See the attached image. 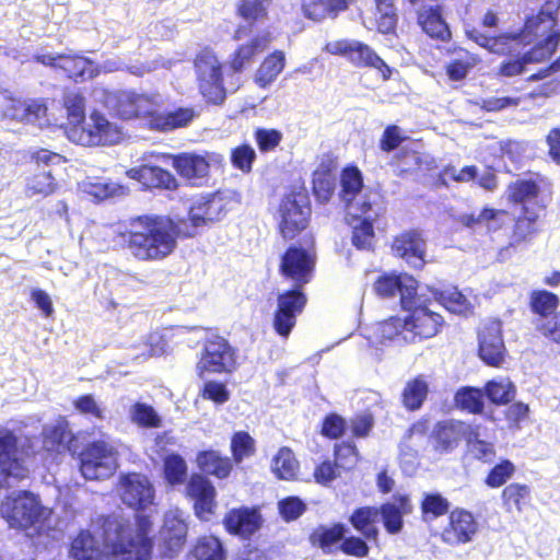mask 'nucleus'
<instances>
[{
  "label": "nucleus",
  "mask_w": 560,
  "mask_h": 560,
  "mask_svg": "<svg viewBox=\"0 0 560 560\" xmlns=\"http://www.w3.org/2000/svg\"><path fill=\"white\" fill-rule=\"evenodd\" d=\"M116 448L104 440L88 443L79 454V469L86 480H103L118 467Z\"/></svg>",
  "instance_id": "7"
},
{
  "label": "nucleus",
  "mask_w": 560,
  "mask_h": 560,
  "mask_svg": "<svg viewBox=\"0 0 560 560\" xmlns=\"http://www.w3.org/2000/svg\"><path fill=\"white\" fill-rule=\"evenodd\" d=\"M130 419L141 428L155 429L162 425L161 417L154 408L144 402H135L131 406Z\"/></svg>",
  "instance_id": "62"
},
{
  "label": "nucleus",
  "mask_w": 560,
  "mask_h": 560,
  "mask_svg": "<svg viewBox=\"0 0 560 560\" xmlns=\"http://www.w3.org/2000/svg\"><path fill=\"white\" fill-rule=\"evenodd\" d=\"M515 472V464L508 458H501L488 470L483 483L490 489H498L505 486Z\"/></svg>",
  "instance_id": "55"
},
{
  "label": "nucleus",
  "mask_w": 560,
  "mask_h": 560,
  "mask_svg": "<svg viewBox=\"0 0 560 560\" xmlns=\"http://www.w3.org/2000/svg\"><path fill=\"white\" fill-rule=\"evenodd\" d=\"M479 436V425L471 424L466 444L477 460L489 464L497 455L494 445L491 442L481 440Z\"/></svg>",
  "instance_id": "53"
},
{
  "label": "nucleus",
  "mask_w": 560,
  "mask_h": 560,
  "mask_svg": "<svg viewBox=\"0 0 560 560\" xmlns=\"http://www.w3.org/2000/svg\"><path fill=\"white\" fill-rule=\"evenodd\" d=\"M133 525L121 514H100L91 525L104 545V560H150L153 539L150 536V516L139 514Z\"/></svg>",
  "instance_id": "2"
},
{
  "label": "nucleus",
  "mask_w": 560,
  "mask_h": 560,
  "mask_svg": "<svg viewBox=\"0 0 560 560\" xmlns=\"http://www.w3.org/2000/svg\"><path fill=\"white\" fill-rule=\"evenodd\" d=\"M300 464L289 447H281L272 459V472L278 479L292 481L298 478Z\"/></svg>",
  "instance_id": "46"
},
{
  "label": "nucleus",
  "mask_w": 560,
  "mask_h": 560,
  "mask_svg": "<svg viewBox=\"0 0 560 560\" xmlns=\"http://www.w3.org/2000/svg\"><path fill=\"white\" fill-rule=\"evenodd\" d=\"M376 218H355L351 226V244L361 252H374L377 237L374 229Z\"/></svg>",
  "instance_id": "40"
},
{
  "label": "nucleus",
  "mask_w": 560,
  "mask_h": 560,
  "mask_svg": "<svg viewBox=\"0 0 560 560\" xmlns=\"http://www.w3.org/2000/svg\"><path fill=\"white\" fill-rule=\"evenodd\" d=\"M235 368V350L229 341L218 335L208 336L196 365L198 376L205 378L207 374L231 373Z\"/></svg>",
  "instance_id": "11"
},
{
  "label": "nucleus",
  "mask_w": 560,
  "mask_h": 560,
  "mask_svg": "<svg viewBox=\"0 0 560 560\" xmlns=\"http://www.w3.org/2000/svg\"><path fill=\"white\" fill-rule=\"evenodd\" d=\"M172 165L182 178L195 186L200 185L209 176L210 164L200 154L183 152L173 155Z\"/></svg>",
  "instance_id": "27"
},
{
  "label": "nucleus",
  "mask_w": 560,
  "mask_h": 560,
  "mask_svg": "<svg viewBox=\"0 0 560 560\" xmlns=\"http://www.w3.org/2000/svg\"><path fill=\"white\" fill-rule=\"evenodd\" d=\"M470 423L458 419H444L438 421L430 432L429 441L434 453L450 454L455 451L470 431Z\"/></svg>",
  "instance_id": "18"
},
{
  "label": "nucleus",
  "mask_w": 560,
  "mask_h": 560,
  "mask_svg": "<svg viewBox=\"0 0 560 560\" xmlns=\"http://www.w3.org/2000/svg\"><path fill=\"white\" fill-rule=\"evenodd\" d=\"M58 188L50 172H40L31 176L25 185V194L28 197L42 196L47 197L52 195Z\"/></svg>",
  "instance_id": "57"
},
{
  "label": "nucleus",
  "mask_w": 560,
  "mask_h": 560,
  "mask_svg": "<svg viewBox=\"0 0 560 560\" xmlns=\"http://www.w3.org/2000/svg\"><path fill=\"white\" fill-rule=\"evenodd\" d=\"M196 464L200 469V474L205 476H213L218 479H225L233 469L232 459L222 456L218 451L205 450L196 455Z\"/></svg>",
  "instance_id": "38"
},
{
  "label": "nucleus",
  "mask_w": 560,
  "mask_h": 560,
  "mask_svg": "<svg viewBox=\"0 0 560 560\" xmlns=\"http://www.w3.org/2000/svg\"><path fill=\"white\" fill-rule=\"evenodd\" d=\"M458 57L451 60L446 67L445 72L451 81L464 80L469 71L477 65L478 59L476 56L464 48H455Z\"/></svg>",
  "instance_id": "51"
},
{
  "label": "nucleus",
  "mask_w": 560,
  "mask_h": 560,
  "mask_svg": "<svg viewBox=\"0 0 560 560\" xmlns=\"http://www.w3.org/2000/svg\"><path fill=\"white\" fill-rule=\"evenodd\" d=\"M450 501L439 492H425L420 501L421 520L425 523L448 515Z\"/></svg>",
  "instance_id": "47"
},
{
  "label": "nucleus",
  "mask_w": 560,
  "mask_h": 560,
  "mask_svg": "<svg viewBox=\"0 0 560 560\" xmlns=\"http://www.w3.org/2000/svg\"><path fill=\"white\" fill-rule=\"evenodd\" d=\"M378 509L373 505L355 508L348 517L349 524L364 541H376L380 536L377 527Z\"/></svg>",
  "instance_id": "32"
},
{
  "label": "nucleus",
  "mask_w": 560,
  "mask_h": 560,
  "mask_svg": "<svg viewBox=\"0 0 560 560\" xmlns=\"http://www.w3.org/2000/svg\"><path fill=\"white\" fill-rule=\"evenodd\" d=\"M388 165L397 177L407 178L422 170L423 153L417 148L404 145L392 155Z\"/></svg>",
  "instance_id": "33"
},
{
  "label": "nucleus",
  "mask_w": 560,
  "mask_h": 560,
  "mask_svg": "<svg viewBox=\"0 0 560 560\" xmlns=\"http://www.w3.org/2000/svg\"><path fill=\"white\" fill-rule=\"evenodd\" d=\"M478 532V523L471 512L456 508L448 513L447 524L440 537L448 546L470 542Z\"/></svg>",
  "instance_id": "20"
},
{
  "label": "nucleus",
  "mask_w": 560,
  "mask_h": 560,
  "mask_svg": "<svg viewBox=\"0 0 560 560\" xmlns=\"http://www.w3.org/2000/svg\"><path fill=\"white\" fill-rule=\"evenodd\" d=\"M483 390L478 387H460L454 396L457 408L471 415H481L485 409Z\"/></svg>",
  "instance_id": "49"
},
{
  "label": "nucleus",
  "mask_w": 560,
  "mask_h": 560,
  "mask_svg": "<svg viewBox=\"0 0 560 560\" xmlns=\"http://www.w3.org/2000/svg\"><path fill=\"white\" fill-rule=\"evenodd\" d=\"M560 305L559 296L548 290H533L529 293L528 306L533 314L539 317V320H548L555 315Z\"/></svg>",
  "instance_id": "45"
},
{
  "label": "nucleus",
  "mask_w": 560,
  "mask_h": 560,
  "mask_svg": "<svg viewBox=\"0 0 560 560\" xmlns=\"http://www.w3.org/2000/svg\"><path fill=\"white\" fill-rule=\"evenodd\" d=\"M104 548L101 549L94 534L89 529H80L69 545V557L72 560H104Z\"/></svg>",
  "instance_id": "37"
},
{
  "label": "nucleus",
  "mask_w": 560,
  "mask_h": 560,
  "mask_svg": "<svg viewBox=\"0 0 560 560\" xmlns=\"http://www.w3.org/2000/svg\"><path fill=\"white\" fill-rule=\"evenodd\" d=\"M226 206L220 192L200 196L188 211L192 230L185 228V219L156 213L135 215L119 225L116 240L137 261H161L175 252L178 240L192 237L197 228L219 221L226 213Z\"/></svg>",
  "instance_id": "1"
},
{
  "label": "nucleus",
  "mask_w": 560,
  "mask_h": 560,
  "mask_svg": "<svg viewBox=\"0 0 560 560\" xmlns=\"http://www.w3.org/2000/svg\"><path fill=\"white\" fill-rule=\"evenodd\" d=\"M407 317L392 316L384 319L378 325V332L381 340H396L404 339L409 341V334H407Z\"/></svg>",
  "instance_id": "61"
},
{
  "label": "nucleus",
  "mask_w": 560,
  "mask_h": 560,
  "mask_svg": "<svg viewBox=\"0 0 560 560\" xmlns=\"http://www.w3.org/2000/svg\"><path fill=\"white\" fill-rule=\"evenodd\" d=\"M348 8L349 0H301L303 15L314 22L336 19Z\"/></svg>",
  "instance_id": "35"
},
{
  "label": "nucleus",
  "mask_w": 560,
  "mask_h": 560,
  "mask_svg": "<svg viewBox=\"0 0 560 560\" xmlns=\"http://www.w3.org/2000/svg\"><path fill=\"white\" fill-rule=\"evenodd\" d=\"M429 299L418 293L412 298L402 299V310L407 312V334L410 342H420L440 335L446 327L444 316L433 311Z\"/></svg>",
  "instance_id": "5"
},
{
  "label": "nucleus",
  "mask_w": 560,
  "mask_h": 560,
  "mask_svg": "<svg viewBox=\"0 0 560 560\" xmlns=\"http://www.w3.org/2000/svg\"><path fill=\"white\" fill-rule=\"evenodd\" d=\"M338 158L328 152L320 156L317 166L312 173V192L319 203L331 200L336 189V172Z\"/></svg>",
  "instance_id": "22"
},
{
  "label": "nucleus",
  "mask_w": 560,
  "mask_h": 560,
  "mask_svg": "<svg viewBox=\"0 0 560 560\" xmlns=\"http://www.w3.org/2000/svg\"><path fill=\"white\" fill-rule=\"evenodd\" d=\"M316 260L313 249L291 244L281 254L278 270L292 287L304 288L314 278Z\"/></svg>",
  "instance_id": "10"
},
{
  "label": "nucleus",
  "mask_w": 560,
  "mask_h": 560,
  "mask_svg": "<svg viewBox=\"0 0 560 560\" xmlns=\"http://www.w3.org/2000/svg\"><path fill=\"white\" fill-rule=\"evenodd\" d=\"M340 186L339 198L350 208L364 186L361 170L354 164L346 165L340 172Z\"/></svg>",
  "instance_id": "39"
},
{
  "label": "nucleus",
  "mask_w": 560,
  "mask_h": 560,
  "mask_svg": "<svg viewBox=\"0 0 560 560\" xmlns=\"http://www.w3.org/2000/svg\"><path fill=\"white\" fill-rule=\"evenodd\" d=\"M116 492L129 509L143 511L154 501L155 490L149 477L142 472L128 471L119 475Z\"/></svg>",
  "instance_id": "13"
},
{
  "label": "nucleus",
  "mask_w": 560,
  "mask_h": 560,
  "mask_svg": "<svg viewBox=\"0 0 560 560\" xmlns=\"http://www.w3.org/2000/svg\"><path fill=\"white\" fill-rule=\"evenodd\" d=\"M126 176L141 185L144 191H174L179 184L175 175L166 168L153 164H141L126 171Z\"/></svg>",
  "instance_id": "21"
},
{
  "label": "nucleus",
  "mask_w": 560,
  "mask_h": 560,
  "mask_svg": "<svg viewBox=\"0 0 560 560\" xmlns=\"http://www.w3.org/2000/svg\"><path fill=\"white\" fill-rule=\"evenodd\" d=\"M348 527L341 522L320 524L308 534L310 545L324 555L341 552L345 556L363 559L370 555V546L363 538L349 535Z\"/></svg>",
  "instance_id": "3"
},
{
  "label": "nucleus",
  "mask_w": 560,
  "mask_h": 560,
  "mask_svg": "<svg viewBox=\"0 0 560 560\" xmlns=\"http://www.w3.org/2000/svg\"><path fill=\"white\" fill-rule=\"evenodd\" d=\"M389 247L394 257L416 270H421L427 264V242L419 229L404 230L394 235Z\"/></svg>",
  "instance_id": "15"
},
{
  "label": "nucleus",
  "mask_w": 560,
  "mask_h": 560,
  "mask_svg": "<svg viewBox=\"0 0 560 560\" xmlns=\"http://www.w3.org/2000/svg\"><path fill=\"white\" fill-rule=\"evenodd\" d=\"M417 280L406 272H383L373 283L374 293L381 299H392L399 293V303L402 307V299H412L417 294Z\"/></svg>",
  "instance_id": "23"
},
{
  "label": "nucleus",
  "mask_w": 560,
  "mask_h": 560,
  "mask_svg": "<svg viewBox=\"0 0 560 560\" xmlns=\"http://www.w3.org/2000/svg\"><path fill=\"white\" fill-rule=\"evenodd\" d=\"M377 509L385 532L397 535L404 529V516L413 512V504L409 494L397 493L393 495V502H384Z\"/></svg>",
  "instance_id": "26"
},
{
  "label": "nucleus",
  "mask_w": 560,
  "mask_h": 560,
  "mask_svg": "<svg viewBox=\"0 0 560 560\" xmlns=\"http://www.w3.org/2000/svg\"><path fill=\"white\" fill-rule=\"evenodd\" d=\"M500 498L506 512L521 513L532 501V489L525 483L511 482L502 489Z\"/></svg>",
  "instance_id": "42"
},
{
  "label": "nucleus",
  "mask_w": 560,
  "mask_h": 560,
  "mask_svg": "<svg viewBox=\"0 0 560 560\" xmlns=\"http://www.w3.org/2000/svg\"><path fill=\"white\" fill-rule=\"evenodd\" d=\"M483 394L497 406L510 404L515 397V386L512 383L488 381L483 387Z\"/></svg>",
  "instance_id": "59"
},
{
  "label": "nucleus",
  "mask_w": 560,
  "mask_h": 560,
  "mask_svg": "<svg viewBox=\"0 0 560 560\" xmlns=\"http://www.w3.org/2000/svg\"><path fill=\"white\" fill-rule=\"evenodd\" d=\"M185 497L192 502L195 515L208 521L217 508V490L203 474L192 472L185 487Z\"/></svg>",
  "instance_id": "17"
},
{
  "label": "nucleus",
  "mask_w": 560,
  "mask_h": 560,
  "mask_svg": "<svg viewBox=\"0 0 560 560\" xmlns=\"http://www.w3.org/2000/svg\"><path fill=\"white\" fill-rule=\"evenodd\" d=\"M326 51L345 58L355 68L376 70L384 81L392 78L390 67L368 44L355 39H338L327 43Z\"/></svg>",
  "instance_id": "8"
},
{
  "label": "nucleus",
  "mask_w": 560,
  "mask_h": 560,
  "mask_svg": "<svg viewBox=\"0 0 560 560\" xmlns=\"http://www.w3.org/2000/svg\"><path fill=\"white\" fill-rule=\"evenodd\" d=\"M36 454L30 439L23 443L11 430L0 433V474L4 480H23L28 477L27 459Z\"/></svg>",
  "instance_id": "6"
},
{
  "label": "nucleus",
  "mask_w": 560,
  "mask_h": 560,
  "mask_svg": "<svg viewBox=\"0 0 560 560\" xmlns=\"http://www.w3.org/2000/svg\"><path fill=\"white\" fill-rule=\"evenodd\" d=\"M194 117L191 108L179 107L171 112H150L147 124L151 130L168 132L188 126Z\"/></svg>",
  "instance_id": "30"
},
{
  "label": "nucleus",
  "mask_w": 560,
  "mask_h": 560,
  "mask_svg": "<svg viewBox=\"0 0 560 560\" xmlns=\"http://www.w3.org/2000/svg\"><path fill=\"white\" fill-rule=\"evenodd\" d=\"M359 451L353 442L343 441L334 446V463L341 470L349 471L359 462Z\"/></svg>",
  "instance_id": "60"
},
{
  "label": "nucleus",
  "mask_w": 560,
  "mask_h": 560,
  "mask_svg": "<svg viewBox=\"0 0 560 560\" xmlns=\"http://www.w3.org/2000/svg\"><path fill=\"white\" fill-rule=\"evenodd\" d=\"M467 34L468 37L480 47L498 56L510 57L518 52L520 49L526 47L522 39V33L518 32H504L494 36H489L476 28H472Z\"/></svg>",
  "instance_id": "24"
},
{
  "label": "nucleus",
  "mask_w": 560,
  "mask_h": 560,
  "mask_svg": "<svg viewBox=\"0 0 560 560\" xmlns=\"http://www.w3.org/2000/svg\"><path fill=\"white\" fill-rule=\"evenodd\" d=\"M407 139L408 137L402 135L399 126L390 124L384 128L378 141V148L384 153H395Z\"/></svg>",
  "instance_id": "63"
},
{
  "label": "nucleus",
  "mask_w": 560,
  "mask_h": 560,
  "mask_svg": "<svg viewBox=\"0 0 560 560\" xmlns=\"http://www.w3.org/2000/svg\"><path fill=\"white\" fill-rule=\"evenodd\" d=\"M187 523L179 516L168 515L164 518L160 537L167 557H174L184 548L187 541Z\"/></svg>",
  "instance_id": "29"
},
{
  "label": "nucleus",
  "mask_w": 560,
  "mask_h": 560,
  "mask_svg": "<svg viewBox=\"0 0 560 560\" xmlns=\"http://www.w3.org/2000/svg\"><path fill=\"white\" fill-rule=\"evenodd\" d=\"M282 138V132L273 128H257L254 131L256 144L259 151L264 153L275 151L281 143Z\"/></svg>",
  "instance_id": "64"
},
{
  "label": "nucleus",
  "mask_w": 560,
  "mask_h": 560,
  "mask_svg": "<svg viewBox=\"0 0 560 560\" xmlns=\"http://www.w3.org/2000/svg\"><path fill=\"white\" fill-rule=\"evenodd\" d=\"M432 296L439 304L452 313H464L470 307L468 299L456 288H432Z\"/></svg>",
  "instance_id": "48"
},
{
  "label": "nucleus",
  "mask_w": 560,
  "mask_h": 560,
  "mask_svg": "<svg viewBox=\"0 0 560 560\" xmlns=\"http://www.w3.org/2000/svg\"><path fill=\"white\" fill-rule=\"evenodd\" d=\"M374 2L380 14L376 18L377 31L384 35L394 34L398 23L395 0H374Z\"/></svg>",
  "instance_id": "54"
},
{
  "label": "nucleus",
  "mask_w": 560,
  "mask_h": 560,
  "mask_svg": "<svg viewBox=\"0 0 560 560\" xmlns=\"http://www.w3.org/2000/svg\"><path fill=\"white\" fill-rule=\"evenodd\" d=\"M121 138L119 128L104 115L93 112L90 122L81 129V140L85 145H113Z\"/></svg>",
  "instance_id": "25"
},
{
  "label": "nucleus",
  "mask_w": 560,
  "mask_h": 560,
  "mask_svg": "<svg viewBox=\"0 0 560 560\" xmlns=\"http://www.w3.org/2000/svg\"><path fill=\"white\" fill-rule=\"evenodd\" d=\"M429 395V384L424 375H417L409 380L400 394L402 406L408 411L419 410Z\"/></svg>",
  "instance_id": "41"
},
{
  "label": "nucleus",
  "mask_w": 560,
  "mask_h": 560,
  "mask_svg": "<svg viewBox=\"0 0 560 560\" xmlns=\"http://www.w3.org/2000/svg\"><path fill=\"white\" fill-rule=\"evenodd\" d=\"M557 24L558 16L555 12L540 9L536 14L528 15L522 28L517 32L522 33V39L527 46L547 30H549L547 35L551 32H560L556 28Z\"/></svg>",
  "instance_id": "34"
},
{
  "label": "nucleus",
  "mask_w": 560,
  "mask_h": 560,
  "mask_svg": "<svg viewBox=\"0 0 560 560\" xmlns=\"http://www.w3.org/2000/svg\"><path fill=\"white\" fill-rule=\"evenodd\" d=\"M278 233L285 242L296 240L311 223L312 207L305 189L284 194L278 206Z\"/></svg>",
  "instance_id": "4"
},
{
  "label": "nucleus",
  "mask_w": 560,
  "mask_h": 560,
  "mask_svg": "<svg viewBox=\"0 0 560 560\" xmlns=\"http://www.w3.org/2000/svg\"><path fill=\"white\" fill-rule=\"evenodd\" d=\"M542 180V176L536 174L534 178H517L510 182L505 189L509 203L520 205L522 208L524 206L536 207L538 203L535 201L541 192L540 184Z\"/></svg>",
  "instance_id": "28"
},
{
  "label": "nucleus",
  "mask_w": 560,
  "mask_h": 560,
  "mask_svg": "<svg viewBox=\"0 0 560 560\" xmlns=\"http://www.w3.org/2000/svg\"><path fill=\"white\" fill-rule=\"evenodd\" d=\"M192 555L196 560H225L226 552L221 540L213 535H205L197 539Z\"/></svg>",
  "instance_id": "50"
},
{
  "label": "nucleus",
  "mask_w": 560,
  "mask_h": 560,
  "mask_svg": "<svg viewBox=\"0 0 560 560\" xmlns=\"http://www.w3.org/2000/svg\"><path fill=\"white\" fill-rule=\"evenodd\" d=\"M145 98L138 94H126L117 98L115 114L122 120H130L141 117L145 113Z\"/></svg>",
  "instance_id": "52"
},
{
  "label": "nucleus",
  "mask_w": 560,
  "mask_h": 560,
  "mask_svg": "<svg viewBox=\"0 0 560 560\" xmlns=\"http://www.w3.org/2000/svg\"><path fill=\"white\" fill-rule=\"evenodd\" d=\"M304 288L292 287L277 296V306L273 312L272 327L277 335L288 338L296 326L298 317L307 304Z\"/></svg>",
  "instance_id": "12"
},
{
  "label": "nucleus",
  "mask_w": 560,
  "mask_h": 560,
  "mask_svg": "<svg viewBox=\"0 0 560 560\" xmlns=\"http://www.w3.org/2000/svg\"><path fill=\"white\" fill-rule=\"evenodd\" d=\"M84 191L97 200H104L114 196H121L127 192V188L118 183L96 178L85 183Z\"/></svg>",
  "instance_id": "58"
},
{
  "label": "nucleus",
  "mask_w": 560,
  "mask_h": 560,
  "mask_svg": "<svg viewBox=\"0 0 560 560\" xmlns=\"http://www.w3.org/2000/svg\"><path fill=\"white\" fill-rule=\"evenodd\" d=\"M542 205L536 207L524 206L520 214L514 219L510 234L511 245H520L529 241L538 232L539 210H544Z\"/></svg>",
  "instance_id": "31"
},
{
  "label": "nucleus",
  "mask_w": 560,
  "mask_h": 560,
  "mask_svg": "<svg viewBox=\"0 0 560 560\" xmlns=\"http://www.w3.org/2000/svg\"><path fill=\"white\" fill-rule=\"evenodd\" d=\"M559 43L560 32H551L524 54L520 55L518 51L514 54V58L503 60L498 67L497 74L504 78L523 74L528 63L541 62L556 52Z\"/></svg>",
  "instance_id": "14"
},
{
  "label": "nucleus",
  "mask_w": 560,
  "mask_h": 560,
  "mask_svg": "<svg viewBox=\"0 0 560 560\" xmlns=\"http://www.w3.org/2000/svg\"><path fill=\"white\" fill-rule=\"evenodd\" d=\"M478 355L488 366L499 368L505 360L506 348L502 335V322L491 318L478 331Z\"/></svg>",
  "instance_id": "16"
},
{
  "label": "nucleus",
  "mask_w": 560,
  "mask_h": 560,
  "mask_svg": "<svg viewBox=\"0 0 560 560\" xmlns=\"http://www.w3.org/2000/svg\"><path fill=\"white\" fill-rule=\"evenodd\" d=\"M93 62L79 54H61L58 71L69 79L84 81L93 75Z\"/></svg>",
  "instance_id": "44"
},
{
  "label": "nucleus",
  "mask_w": 560,
  "mask_h": 560,
  "mask_svg": "<svg viewBox=\"0 0 560 560\" xmlns=\"http://www.w3.org/2000/svg\"><path fill=\"white\" fill-rule=\"evenodd\" d=\"M3 514L11 527L28 529L39 521L42 506L35 495L23 491L7 503Z\"/></svg>",
  "instance_id": "19"
},
{
  "label": "nucleus",
  "mask_w": 560,
  "mask_h": 560,
  "mask_svg": "<svg viewBox=\"0 0 560 560\" xmlns=\"http://www.w3.org/2000/svg\"><path fill=\"white\" fill-rule=\"evenodd\" d=\"M198 88L208 103L221 104L225 98L222 65L208 47L202 48L195 58Z\"/></svg>",
  "instance_id": "9"
},
{
  "label": "nucleus",
  "mask_w": 560,
  "mask_h": 560,
  "mask_svg": "<svg viewBox=\"0 0 560 560\" xmlns=\"http://www.w3.org/2000/svg\"><path fill=\"white\" fill-rule=\"evenodd\" d=\"M285 67V55L282 50H273L265 57L256 70L254 81L259 88L269 86Z\"/></svg>",
  "instance_id": "43"
},
{
  "label": "nucleus",
  "mask_w": 560,
  "mask_h": 560,
  "mask_svg": "<svg viewBox=\"0 0 560 560\" xmlns=\"http://www.w3.org/2000/svg\"><path fill=\"white\" fill-rule=\"evenodd\" d=\"M187 464L177 453H171L163 458V476L171 486L182 485L187 478Z\"/></svg>",
  "instance_id": "56"
},
{
  "label": "nucleus",
  "mask_w": 560,
  "mask_h": 560,
  "mask_svg": "<svg viewBox=\"0 0 560 560\" xmlns=\"http://www.w3.org/2000/svg\"><path fill=\"white\" fill-rule=\"evenodd\" d=\"M417 22L422 31L432 39L441 42H448L451 39V31L442 16L439 5L418 11Z\"/></svg>",
  "instance_id": "36"
}]
</instances>
